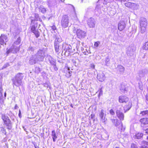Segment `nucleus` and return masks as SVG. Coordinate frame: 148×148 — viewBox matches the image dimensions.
<instances>
[{"label": "nucleus", "instance_id": "nucleus-1", "mask_svg": "<svg viewBox=\"0 0 148 148\" xmlns=\"http://www.w3.org/2000/svg\"><path fill=\"white\" fill-rule=\"evenodd\" d=\"M22 75V73H19L16 75L14 79H13V83L15 85L18 86L21 85L23 77Z\"/></svg>", "mask_w": 148, "mask_h": 148}, {"label": "nucleus", "instance_id": "nucleus-2", "mask_svg": "<svg viewBox=\"0 0 148 148\" xmlns=\"http://www.w3.org/2000/svg\"><path fill=\"white\" fill-rule=\"evenodd\" d=\"M1 119L3 121L4 124L7 127V129H10L11 127V123L9 118L5 115L3 114L1 115Z\"/></svg>", "mask_w": 148, "mask_h": 148}, {"label": "nucleus", "instance_id": "nucleus-3", "mask_svg": "<svg viewBox=\"0 0 148 148\" xmlns=\"http://www.w3.org/2000/svg\"><path fill=\"white\" fill-rule=\"evenodd\" d=\"M35 55L39 62H42L45 57V51L44 49H39Z\"/></svg>", "mask_w": 148, "mask_h": 148}, {"label": "nucleus", "instance_id": "nucleus-4", "mask_svg": "<svg viewBox=\"0 0 148 148\" xmlns=\"http://www.w3.org/2000/svg\"><path fill=\"white\" fill-rule=\"evenodd\" d=\"M69 20V17L68 15H65L62 16L61 23L63 27L66 28L68 26Z\"/></svg>", "mask_w": 148, "mask_h": 148}, {"label": "nucleus", "instance_id": "nucleus-5", "mask_svg": "<svg viewBox=\"0 0 148 148\" xmlns=\"http://www.w3.org/2000/svg\"><path fill=\"white\" fill-rule=\"evenodd\" d=\"M62 53L64 51H65V53L66 52H69L70 53H73L72 51V47L70 45L66 44L63 42L62 44Z\"/></svg>", "mask_w": 148, "mask_h": 148}, {"label": "nucleus", "instance_id": "nucleus-6", "mask_svg": "<svg viewBox=\"0 0 148 148\" xmlns=\"http://www.w3.org/2000/svg\"><path fill=\"white\" fill-rule=\"evenodd\" d=\"M8 40L7 36L4 34H1L0 36V44L1 45H3L4 44H6Z\"/></svg>", "mask_w": 148, "mask_h": 148}, {"label": "nucleus", "instance_id": "nucleus-7", "mask_svg": "<svg viewBox=\"0 0 148 148\" xmlns=\"http://www.w3.org/2000/svg\"><path fill=\"white\" fill-rule=\"evenodd\" d=\"M76 33L78 37L80 38H84L86 36V32L80 29H77Z\"/></svg>", "mask_w": 148, "mask_h": 148}, {"label": "nucleus", "instance_id": "nucleus-8", "mask_svg": "<svg viewBox=\"0 0 148 148\" xmlns=\"http://www.w3.org/2000/svg\"><path fill=\"white\" fill-rule=\"evenodd\" d=\"M125 6L128 8L132 9L133 10L136 9L138 5L134 3H132L130 2H128L126 3L125 4Z\"/></svg>", "mask_w": 148, "mask_h": 148}, {"label": "nucleus", "instance_id": "nucleus-9", "mask_svg": "<svg viewBox=\"0 0 148 148\" xmlns=\"http://www.w3.org/2000/svg\"><path fill=\"white\" fill-rule=\"evenodd\" d=\"M95 23L94 19L92 18H90L87 21V24L90 27H94Z\"/></svg>", "mask_w": 148, "mask_h": 148}, {"label": "nucleus", "instance_id": "nucleus-10", "mask_svg": "<svg viewBox=\"0 0 148 148\" xmlns=\"http://www.w3.org/2000/svg\"><path fill=\"white\" fill-rule=\"evenodd\" d=\"M3 90L2 88V86L1 84H0V101H3L5 99L6 96V94L5 92L4 93V96H3Z\"/></svg>", "mask_w": 148, "mask_h": 148}, {"label": "nucleus", "instance_id": "nucleus-11", "mask_svg": "<svg viewBox=\"0 0 148 148\" xmlns=\"http://www.w3.org/2000/svg\"><path fill=\"white\" fill-rule=\"evenodd\" d=\"M105 75L102 71H100L97 75V79L100 82L104 81L105 78Z\"/></svg>", "mask_w": 148, "mask_h": 148}, {"label": "nucleus", "instance_id": "nucleus-12", "mask_svg": "<svg viewBox=\"0 0 148 148\" xmlns=\"http://www.w3.org/2000/svg\"><path fill=\"white\" fill-rule=\"evenodd\" d=\"M38 61V60L37 58L34 55L32 56L31 57L29 60V63L30 64H33Z\"/></svg>", "mask_w": 148, "mask_h": 148}, {"label": "nucleus", "instance_id": "nucleus-13", "mask_svg": "<svg viewBox=\"0 0 148 148\" xmlns=\"http://www.w3.org/2000/svg\"><path fill=\"white\" fill-rule=\"evenodd\" d=\"M116 113L117 117L120 120L122 121L124 120V116L123 112L119 110H117Z\"/></svg>", "mask_w": 148, "mask_h": 148}, {"label": "nucleus", "instance_id": "nucleus-14", "mask_svg": "<svg viewBox=\"0 0 148 148\" xmlns=\"http://www.w3.org/2000/svg\"><path fill=\"white\" fill-rule=\"evenodd\" d=\"M60 44H56V43L54 44L55 50L56 52L58 54L60 53L62 50V48L60 47Z\"/></svg>", "mask_w": 148, "mask_h": 148}, {"label": "nucleus", "instance_id": "nucleus-15", "mask_svg": "<svg viewBox=\"0 0 148 148\" xmlns=\"http://www.w3.org/2000/svg\"><path fill=\"white\" fill-rule=\"evenodd\" d=\"M125 24L123 21H121L120 22L118 25V29L121 31L123 30L125 28Z\"/></svg>", "mask_w": 148, "mask_h": 148}, {"label": "nucleus", "instance_id": "nucleus-16", "mask_svg": "<svg viewBox=\"0 0 148 148\" xmlns=\"http://www.w3.org/2000/svg\"><path fill=\"white\" fill-rule=\"evenodd\" d=\"M47 5L49 7H52L56 5V0H48Z\"/></svg>", "mask_w": 148, "mask_h": 148}, {"label": "nucleus", "instance_id": "nucleus-17", "mask_svg": "<svg viewBox=\"0 0 148 148\" xmlns=\"http://www.w3.org/2000/svg\"><path fill=\"white\" fill-rule=\"evenodd\" d=\"M141 125L148 124V118L143 117L141 118L139 120Z\"/></svg>", "mask_w": 148, "mask_h": 148}, {"label": "nucleus", "instance_id": "nucleus-18", "mask_svg": "<svg viewBox=\"0 0 148 148\" xmlns=\"http://www.w3.org/2000/svg\"><path fill=\"white\" fill-rule=\"evenodd\" d=\"M147 22L146 18L141 17L140 19V26H147Z\"/></svg>", "mask_w": 148, "mask_h": 148}, {"label": "nucleus", "instance_id": "nucleus-19", "mask_svg": "<svg viewBox=\"0 0 148 148\" xmlns=\"http://www.w3.org/2000/svg\"><path fill=\"white\" fill-rule=\"evenodd\" d=\"M128 100V98L125 96L121 95L119 98V102H127Z\"/></svg>", "mask_w": 148, "mask_h": 148}, {"label": "nucleus", "instance_id": "nucleus-20", "mask_svg": "<svg viewBox=\"0 0 148 148\" xmlns=\"http://www.w3.org/2000/svg\"><path fill=\"white\" fill-rule=\"evenodd\" d=\"M15 45L13 44L11 48L13 51V53H16L20 50V46L17 47Z\"/></svg>", "mask_w": 148, "mask_h": 148}, {"label": "nucleus", "instance_id": "nucleus-21", "mask_svg": "<svg viewBox=\"0 0 148 148\" xmlns=\"http://www.w3.org/2000/svg\"><path fill=\"white\" fill-rule=\"evenodd\" d=\"M132 103H129L127 104L124 107V112L125 113L127 111L130 109L132 107Z\"/></svg>", "mask_w": 148, "mask_h": 148}, {"label": "nucleus", "instance_id": "nucleus-22", "mask_svg": "<svg viewBox=\"0 0 148 148\" xmlns=\"http://www.w3.org/2000/svg\"><path fill=\"white\" fill-rule=\"evenodd\" d=\"M113 124L115 126H117L121 123V125H122V124L121 122H120L117 119H112L111 120Z\"/></svg>", "mask_w": 148, "mask_h": 148}, {"label": "nucleus", "instance_id": "nucleus-23", "mask_svg": "<svg viewBox=\"0 0 148 148\" xmlns=\"http://www.w3.org/2000/svg\"><path fill=\"white\" fill-rule=\"evenodd\" d=\"M120 89L121 92L123 93L127 92V88L125 87V85L123 84H121Z\"/></svg>", "mask_w": 148, "mask_h": 148}, {"label": "nucleus", "instance_id": "nucleus-24", "mask_svg": "<svg viewBox=\"0 0 148 148\" xmlns=\"http://www.w3.org/2000/svg\"><path fill=\"white\" fill-rule=\"evenodd\" d=\"M51 136L54 142H55L56 139L57 138V136L55 131L54 130L52 131Z\"/></svg>", "mask_w": 148, "mask_h": 148}, {"label": "nucleus", "instance_id": "nucleus-25", "mask_svg": "<svg viewBox=\"0 0 148 148\" xmlns=\"http://www.w3.org/2000/svg\"><path fill=\"white\" fill-rule=\"evenodd\" d=\"M142 145L140 148H148V142L146 141H143L142 142Z\"/></svg>", "mask_w": 148, "mask_h": 148}, {"label": "nucleus", "instance_id": "nucleus-26", "mask_svg": "<svg viewBox=\"0 0 148 148\" xmlns=\"http://www.w3.org/2000/svg\"><path fill=\"white\" fill-rule=\"evenodd\" d=\"M117 69V71L120 72V73H123L125 70L124 67L121 65L118 66Z\"/></svg>", "mask_w": 148, "mask_h": 148}, {"label": "nucleus", "instance_id": "nucleus-27", "mask_svg": "<svg viewBox=\"0 0 148 148\" xmlns=\"http://www.w3.org/2000/svg\"><path fill=\"white\" fill-rule=\"evenodd\" d=\"M140 115L141 116H148V110L140 112Z\"/></svg>", "mask_w": 148, "mask_h": 148}, {"label": "nucleus", "instance_id": "nucleus-28", "mask_svg": "<svg viewBox=\"0 0 148 148\" xmlns=\"http://www.w3.org/2000/svg\"><path fill=\"white\" fill-rule=\"evenodd\" d=\"M143 136V134L141 133H138L135 135V138L136 139H140Z\"/></svg>", "mask_w": 148, "mask_h": 148}, {"label": "nucleus", "instance_id": "nucleus-29", "mask_svg": "<svg viewBox=\"0 0 148 148\" xmlns=\"http://www.w3.org/2000/svg\"><path fill=\"white\" fill-rule=\"evenodd\" d=\"M61 37H57L54 41V44L56 43L60 44V43L62 41Z\"/></svg>", "mask_w": 148, "mask_h": 148}, {"label": "nucleus", "instance_id": "nucleus-30", "mask_svg": "<svg viewBox=\"0 0 148 148\" xmlns=\"http://www.w3.org/2000/svg\"><path fill=\"white\" fill-rule=\"evenodd\" d=\"M133 53V50L132 49L131 47H129L128 48L127 50V53L128 55H131V54H132Z\"/></svg>", "mask_w": 148, "mask_h": 148}, {"label": "nucleus", "instance_id": "nucleus-31", "mask_svg": "<svg viewBox=\"0 0 148 148\" xmlns=\"http://www.w3.org/2000/svg\"><path fill=\"white\" fill-rule=\"evenodd\" d=\"M21 40L20 37H19L17 38L16 40L14 42V43L13 44L14 45H18L20 44Z\"/></svg>", "mask_w": 148, "mask_h": 148}, {"label": "nucleus", "instance_id": "nucleus-32", "mask_svg": "<svg viewBox=\"0 0 148 148\" xmlns=\"http://www.w3.org/2000/svg\"><path fill=\"white\" fill-rule=\"evenodd\" d=\"M37 25H32L31 26V30L32 32H34L36 31V30H38L37 29H36V27H37Z\"/></svg>", "mask_w": 148, "mask_h": 148}, {"label": "nucleus", "instance_id": "nucleus-33", "mask_svg": "<svg viewBox=\"0 0 148 148\" xmlns=\"http://www.w3.org/2000/svg\"><path fill=\"white\" fill-rule=\"evenodd\" d=\"M39 11L42 13L44 14L46 12V10L45 8L43 7H40L39 8Z\"/></svg>", "mask_w": 148, "mask_h": 148}, {"label": "nucleus", "instance_id": "nucleus-34", "mask_svg": "<svg viewBox=\"0 0 148 148\" xmlns=\"http://www.w3.org/2000/svg\"><path fill=\"white\" fill-rule=\"evenodd\" d=\"M143 49L145 50H148V41L146 42L144 44L143 47Z\"/></svg>", "mask_w": 148, "mask_h": 148}, {"label": "nucleus", "instance_id": "nucleus-35", "mask_svg": "<svg viewBox=\"0 0 148 148\" xmlns=\"http://www.w3.org/2000/svg\"><path fill=\"white\" fill-rule=\"evenodd\" d=\"M147 26H140V32L142 33H144L146 31Z\"/></svg>", "mask_w": 148, "mask_h": 148}, {"label": "nucleus", "instance_id": "nucleus-36", "mask_svg": "<svg viewBox=\"0 0 148 148\" xmlns=\"http://www.w3.org/2000/svg\"><path fill=\"white\" fill-rule=\"evenodd\" d=\"M80 42L78 41L76 43V48L78 51H80Z\"/></svg>", "mask_w": 148, "mask_h": 148}, {"label": "nucleus", "instance_id": "nucleus-37", "mask_svg": "<svg viewBox=\"0 0 148 148\" xmlns=\"http://www.w3.org/2000/svg\"><path fill=\"white\" fill-rule=\"evenodd\" d=\"M35 50L34 47H33L32 46H30L27 49V51L28 52H33Z\"/></svg>", "mask_w": 148, "mask_h": 148}, {"label": "nucleus", "instance_id": "nucleus-38", "mask_svg": "<svg viewBox=\"0 0 148 148\" xmlns=\"http://www.w3.org/2000/svg\"><path fill=\"white\" fill-rule=\"evenodd\" d=\"M33 33L35 34L36 38H38L40 36V33L38 30H36L33 32Z\"/></svg>", "mask_w": 148, "mask_h": 148}, {"label": "nucleus", "instance_id": "nucleus-39", "mask_svg": "<svg viewBox=\"0 0 148 148\" xmlns=\"http://www.w3.org/2000/svg\"><path fill=\"white\" fill-rule=\"evenodd\" d=\"M101 7H100L99 5H97L95 9V12L97 11L99 13L100 11Z\"/></svg>", "mask_w": 148, "mask_h": 148}, {"label": "nucleus", "instance_id": "nucleus-40", "mask_svg": "<svg viewBox=\"0 0 148 148\" xmlns=\"http://www.w3.org/2000/svg\"><path fill=\"white\" fill-rule=\"evenodd\" d=\"M50 68H53L54 70L55 71H56L58 70V68L57 67L56 64H54V65H51V66Z\"/></svg>", "mask_w": 148, "mask_h": 148}, {"label": "nucleus", "instance_id": "nucleus-41", "mask_svg": "<svg viewBox=\"0 0 148 148\" xmlns=\"http://www.w3.org/2000/svg\"><path fill=\"white\" fill-rule=\"evenodd\" d=\"M104 113L103 111V110H101V113L99 114V116L101 119H103V118Z\"/></svg>", "mask_w": 148, "mask_h": 148}, {"label": "nucleus", "instance_id": "nucleus-42", "mask_svg": "<svg viewBox=\"0 0 148 148\" xmlns=\"http://www.w3.org/2000/svg\"><path fill=\"white\" fill-rule=\"evenodd\" d=\"M0 128L1 129V131L2 133L5 134H6V132L5 129L3 127H1Z\"/></svg>", "mask_w": 148, "mask_h": 148}, {"label": "nucleus", "instance_id": "nucleus-43", "mask_svg": "<svg viewBox=\"0 0 148 148\" xmlns=\"http://www.w3.org/2000/svg\"><path fill=\"white\" fill-rule=\"evenodd\" d=\"M130 147L131 148H138L137 145L134 143L131 144Z\"/></svg>", "mask_w": 148, "mask_h": 148}, {"label": "nucleus", "instance_id": "nucleus-44", "mask_svg": "<svg viewBox=\"0 0 148 148\" xmlns=\"http://www.w3.org/2000/svg\"><path fill=\"white\" fill-rule=\"evenodd\" d=\"M10 65L8 63H6L3 66V67L2 68V69H4L8 67Z\"/></svg>", "mask_w": 148, "mask_h": 148}, {"label": "nucleus", "instance_id": "nucleus-45", "mask_svg": "<svg viewBox=\"0 0 148 148\" xmlns=\"http://www.w3.org/2000/svg\"><path fill=\"white\" fill-rule=\"evenodd\" d=\"M138 85H139V87L140 89L141 90H142L143 89V87L142 83L141 82L139 83Z\"/></svg>", "mask_w": 148, "mask_h": 148}, {"label": "nucleus", "instance_id": "nucleus-46", "mask_svg": "<svg viewBox=\"0 0 148 148\" xmlns=\"http://www.w3.org/2000/svg\"><path fill=\"white\" fill-rule=\"evenodd\" d=\"M40 71V69L39 67H36L35 69V72L38 73Z\"/></svg>", "mask_w": 148, "mask_h": 148}, {"label": "nucleus", "instance_id": "nucleus-47", "mask_svg": "<svg viewBox=\"0 0 148 148\" xmlns=\"http://www.w3.org/2000/svg\"><path fill=\"white\" fill-rule=\"evenodd\" d=\"M56 60H55L53 59L50 62L51 65H54V64H56Z\"/></svg>", "mask_w": 148, "mask_h": 148}, {"label": "nucleus", "instance_id": "nucleus-48", "mask_svg": "<svg viewBox=\"0 0 148 148\" xmlns=\"http://www.w3.org/2000/svg\"><path fill=\"white\" fill-rule=\"evenodd\" d=\"M100 43V42L99 41H97V42H95V44L94 45V46L96 47H97L99 45Z\"/></svg>", "mask_w": 148, "mask_h": 148}, {"label": "nucleus", "instance_id": "nucleus-49", "mask_svg": "<svg viewBox=\"0 0 148 148\" xmlns=\"http://www.w3.org/2000/svg\"><path fill=\"white\" fill-rule=\"evenodd\" d=\"M110 114L112 115H114L115 114V113L113 109H111L110 110Z\"/></svg>", "mask_w": 148, "mask_h": 148}, {"label": "nucleus", "instance_id": "nucleus-50", "mask_svg": "<svg viewBox=\"0 0 148 148\" xmlns=\"http://www.w3.org/2000/svg\"><path fill=\"white\" fill-rule=\"evenodd\" d=\"M11 52H13V51L12 49V48H11L10 49H8L7 51V54H8L10 53Z\"/></svg>", "mask_w": 148, "mask_h": 148}, {"label": "nucleus", "instance_id": "nucleus-51", "mask_svg": "<svg viewBox=\"0 0 148 148\" xmlns=\"http://www.w3.org/2000/svg\"><path fill=\"white\" fill-rule=\"evenodd\" d=\"M48 59L49 60V62L51 61L53 59L51 56H48Z\"/></svg>", "mask_w": 148, "mask_h": 148}, {"label": "nucleus", "instance_id": "nucleus-52", "mask_svg": "<svg viewBox=\"0 0 148 148\" xmlns=\"http://www.w3.org/2000/svg\"><path fill=\"white\" fill-rule=\"evenodd\" d=\"M72 72L71 71H69L68 73L69 74V76H67L68 74H66V76L68 78L70 77L71 75Z\"/></svg>", "mask_w": 148, "mask_h": 148}, {"label": "nucleus", "instance_id": "nucleus-53", "mask_svg": "<svg viewBox=\"0 0 148 148\" xmlns=\"http://www.w3.org/2000/svg\"><path fill=\"white\" fill-rule=\"evenodd\" d=\"M110 59L108 57H107L106 58V63H108V62L109 61Z\"/></svg>", "mask_w": 148, "mask_h": 148}, {"label": "nucleus", "instance_id": "nucleus-54", "mask_svg": "<svg viewBox=\"0 0 148 148\" xmlns=\"http://www.w3.org/2000/svg\"><path fill=\"white\" fill-rule=\"evenodd\" d=\"M103 94V91L101 89H100V90L99 91V95L101 96Z\"/></svg>", "mask_w": 148, "mask_h": 148}, {"label": "nucleus", "instance_id": "nucleus-55", "mask_svg": "<svg viewBox=\"0 0 148 148\" xmlns=\"http://www.w3.org/2000/svg\"><path fill=\"white\" fill-rule=\"evenodd\" d=\"M91 118L92 119L94 118L95 116V114H92L90 115Z\"/></svg>", "mask_w": 148, "mask_h": 148}, {"label": "nucleus", "instance_id": "nucleus-56", "mask_svg": "<svg viewBox=\"0 0 148 148\" xmlns=\"http://www.w3.org/2000/svg\"><path fill=\"white\" fill-rule=\"evenodd\" d=\"M90 67L93 69H94L95 67V65L94 64H90Z\"/></svg>", "mask_w": 148, "mask_h": 148}, {"label": "nucleus", "instance_id": "nucleus-57", "mask_svg": "<svg viewBox=\"0 0 148 148\" xmlns=\"http://www.w3.org/2000/svg\"><path fill=\"white\" fill-rule=\"evenodd\" d=\"M38 14L36 13L35 14V17L37 19L38 18Z\"/></svg>", "mask_w": 148, "mask_h": 148}, {"label": "nucleus", "instance_id": "nucleus-58", "mask_svg": "<svg viewBox=\"0 0 148 148\" xmlns=\"http://www.w3.org/2000/svg\"><path fill=\"white\" fill-rule=\"evenodd\" d=\"M52 29L53 30H55L56 29V27L55 26H53L52 27Z\"/></svg>", "mask_w": 148, "mask_h": 148}, {"label": "nucleus", "instance_id": "nucleus-59", "mask_svg": "<svg viewBox=\"0 0 148 148\" xmlns=\"http://www.w3.org/2000/svg\"><path fill=\"white\" fill-rule=\"evenodd\" d=\"M18 116L19 117L21 116V111L20 110H19V111Z\"/></svg>", "mask_w": 148, "mask_h": 148}, {"label": "nucleus", "instance_id": "nucleus-60", "mask_svg": "<svg viewBox=\"0 0 148 148\" xmlns=\"http://www.w3.org/2000/svg\"><path fill=\"white\" fill-rule=\"evenodd\" d=\"M44 86L45 87H47L48 88V85L47 84H44Z\"/></svg>", "mask_w": 148, "mask_h": 148}, {"label": "nucleus", "instance_id": "nucleus-61", "mask_svg": "<svg viewBox=\"0 0 148 148\" xmlns=\"http://www.w3.org/2000/svg\"><path fill=\"white\" fill-rule=\"evenodd\" d=\"M80 51H83L84 50V48L82 47H80Z\"/></svg>", "mask_w": 148, "mask_h": 148}, {"label": "nucleus", "instance_id": "nucleus-62", "mask_svg": "<svg viewBox=\"0 0 148 148\" xmlns=\"http://www.w3.org/2000/svg\"><path fill=\"white\" fill-rule=\"evenodd\" d=\"M145 133L147 134H148V128L146 129L145 130Z\"/></svg>", "mask_w": 148, "mask_h": 148}, {"label": "nucleus", "instance_id": "nucleus-63", "mask_svg": "<svg viewBox=\"0 0 148 148\" xmlns=\"http://www.w3.org/2000/svg\"><path fill=\"white\" fill-rule=\"evenodd\" d=\"M115 1H120L121 2L122 1H126V0H115Z\"/></svg>", "mask_w": 148, "mask_h": 148}, {"label": "nucleus", "instance_id": "nucleus-64", "mask_svg": "<svg viewBox=\"0 0 148 148\" xmlns=\"http://www.w3.org/2000/svg\"><path fill=\"white\" fill-rule=\"evenodd\" d=\"M18 108V106L16 105L15 106L14 108L15 109H17V108Z\"/></svg>", "mask_w": 148, "mask_h": 148}]
</instances>
